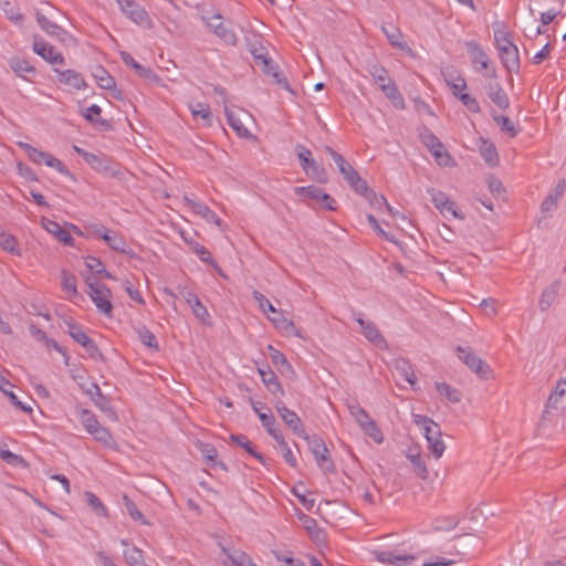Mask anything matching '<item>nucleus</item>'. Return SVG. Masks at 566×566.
Listing matches in <instances>:
<instances>
[{
  "label": "nucleus",
  "mask_w": 566,
  "mask_h": 566,
  "mask_svg": "<svg viewBox=\"0 0 566 566\" xmlns=\"http://www.w3.org/2000/svg\"><path fill=\"white\" fill-rule=\"evenodd\" d=\"M368 74L373 77L375 84L385 94V96L394 104L395 107L403 109L406 107L405 99L398 90L395 81L389 76L385 66L374 61L367 64Z\"/></svg>",
  "instance_id": "obj_1"
},
{
  "label": "nucleus",
  "mask_w": 566,
  "mask_h": 566,
  "mask_svg": "<svg viewBox=\"0 0 566 566\" xmlns=\"http://www.w3.org/2000/svg\"><path fill=\"white\" fill-rule=\"evenodd\" d=\"M324 149L332 157L338 168V171L355 192L365 198H369V195H374V191L369 189L367 182L361 179L357 170L348 164L340 154L329 146H325Z\"/></svg>",
  "instance_id": "obj_2"
},
{
  "label": "nucleus",
  "mask_w": 566,
  "mask_h": 566,
  "mask_svg": "<svg viewBox=\"0 0 566 566\" xmlns=\"http://www.w3.org/2000/svg\"><path fill=\"white\" fill-rule=\"evenodd\" d=\"M413 422L422 429L428 443V449L434 458L439 459L446 450V446L441 439L439 424L432 419L421 415H415Z\"/></svg>",
  "instance_id": "obj_3"
},
{
  "label": "nucleus",
  "mask_w": 566,
  "mask_h": 566,
  "mask_svg": "<svg viewBox=\"0 0 566 566\" xmlns=\"http://www.w3.org/2000/svg\"><path fill=\"white\" fill-rule=\"evenodd\" d=\"M85 282L90 289L88 296L97 311L107 317H112V291L105 284L101 283L97 277L87 276Z\"/></svg>",
  "instance_id": "obj_4"
},
{
  "label": "nucleus",
  "mask_w": 566,
  "mask_h": 566,
  "mask_svg": "<svg viewBox=\"0 0 566 566\" xmlns=\"http://www.w3.org/2000/svg\"><path fill=\"white\" fill-rule=\"evenodd\" d=\"M17 145L25 151L29 159L34 164L40 165L43 163L48 167L55 169L63 176H71L69 168L53 155L42 151L24 142H18Z\"/></svg>",
  "instance_id": "obj_5"
},
{
  "label": "nucleus",
  "mask_w": 566,
  "mask_h": 566,
  "mask_svg": "<svg viewBox=\"0 0 566 566\" xmlns=\"http://www.w3.org/2000/svg\"><path fill=\"white\" fill-rule=\"evenodd\" d=\"M294 193L300 196L308 206L311 205L310 201H315L321 208L328 211L337 209L336 200L316 186L295 187Z\"/></svg>",
  "instance_id": "obj_6"
},
{
  "label": "nucleus",
  "mask_w": 566,
  "mask_h": 566,
  "mask_svg": "<svg viewBox=\"0 0 566 566\" xmlns=\"http://www.w3.org/2000/svg\"><path fill=\"white\" fill-rule=\"evenodd\" d=\"M302 439H304L308 443L310 450L314 454L317 465L325 473L334 472L335 465L329 458V451L323 439L317 436H308L307 433L305 434V437H302Z\"/></svg>",
  "instance_id": "obj_7"
},
{
  "label": "nucleus",
  "mask_w": 566,
  "mask_h": 566,
  "mask_svg": "<svg viewBox=\"0 0 566 566\" xmlns=\"http://www.w3.org/2000/svg\"><path fill=\"white\" fill-rule=\"evenodd\" d=\"M65 324L67 326L69 335L86 350L87 355L91 358H102V353L98 349L96 343L85 333V331L80 324H77L71 318L66 319Z\"/></svg>",
  "instance_id": "obj_8"
},
{
  "label": "nucleus",
  "mask_w": 566,
  "mask_h": 566,
  "mask_svg": "<svg viewBox=\"0 0 566 566\" xmlns=\"http://www.w3.org/2000/svg\"><path fill=\"white\" fill-rule=\"evenodd\" d=\"M455 350L458 353L459 359L465 364L473 373L484 379L489 377L491 373L490 366L471 348L458 346Z\"/></svg>",
  "instance_id": "obj_9"
},
{
  "label": "nucleus",
  "mask_w": 566,
  "mask_h": 566,
  "mask_svg": "<svg viewBox=\"0 0 566 566\" xmlns=\"http://www.w3.org/2000/svg\"><path fill=\"white\" fill-rule=\"evenodd\" d=\"M122 13L132 22L142 25L150 27L151 19L147 11L138 4L135 0H116Z\"/></svg>",
  "instance_id": "obj_10"
},
{
  "label": "nucleus",
  "mask_w": 566,
  "mask_h": 566,
  "mask_svg": "<svg viewBox=\"0 0 566 566\" xmlns=\"http://www.w3.org/2000/svg\"><path fill=\"white\" fill-rule=\"evenodd\" d=\"M465 49L469 57L474 65H479L478 70H485L484 76L488 78L496 77L495 69L490 67V59L481 45L475 41L465 42Z\"/></svg>",
  "instance_id": "obj_11"
},
{
  "label": "nucleus",
  "mask_w": 566,
  "mask_h": 566,
  "mask_svg": "<svg viewBox=\"0 0 566 566\" xmlns=\"http://www.w3.org/2000/svg\"><path fill=\"white\" fill-rule=\"evenodd\" d=\"M296 155L300 160L302 169L305 174L317 180H323L325 177V169L312 158V151L305 146L296 145Z\"/></svg>",
  "instance_id": "obj_12"
},
{
  "label": "nucleus",
  "mask_w": 566,
  "mask_h": 566,
  "mask_svg": "<svg viewBox=\"0 0 566 566\" xmlns=\"http://www.w3.org/2000/svg\"><path fill=\"white\" fill-rule=\"evenodd\" d=\"M33 52L41 56L45 62L51 64L53 67L65 64V57L62 52L57 51L55 46L43 41L42 39L35 38L32 45Z\"/></svg>",
  "instance_id": "obj_13"
},
{
  "label": "nucleus",
  "mask_w": 566,
  "mask_h": 566,
  "mask_svg": "<svg viewBox=\"0 0 566 566\" xmlns=\"http://www.w3.org/2000/svg\"><path fill=\"white\" fill-rule=\"evenodd\" d=\"M274 408H275L276 412L279 413V416L281 417V419L283 420V422L296 436H298L300 438L305 437V434H306L305 428L302 423L301 418L298 417V415L295 411L289 409L282 401V399L275 401Z\"/></svg>",
  "instance_id": "obj_14"
},
{
  "label": "nucleus",
  "mask_w": 566,
  "mask_h": 566,
  "mask_svg": "<svg viewBox=\"0 0 566 566\" xmlns=\"http://www.w3.org/2000/svg\"><path fill=\"white\" fill-rule=\"evenodd\" d=\"M207 25L212 32L228 45H235L238 36L235 32L230 28L229 23L222 20L220 14H216L207 19Z\"/></svg>",
  "instance_id": "obj_15"
},
{
  "label": "nucleus",
  "mask_w": 566,
  "mask_h": 566,
  "mask_svg": "<svg viewBox=\"0 0 566 566\" xmlns=\"http://www.w3.org/2000/svg\"><path fill=\"white\" fill-rule=\"evenodd\" d=\"M433 206L446 217L450 214L454 219H464L455 208L454 202L442 191L431 188L428 190Z\"/></svg>",
  "instance_id": "obj_16"
},
{
  "label": "nucleus",
  "mask_w": 566,
  "mask_h": 566,
  "mask_svg": "<svg viewBox=\"0 0 566 566\" xmlns=\"http://www.w3.org/2000/svg\"><path fill=\"white\" fill-rule=\"evenodd\" d=\"M53 72L56 74L59 83L70 90L84 91L87 87L84 76L75 70L53 67Z\"/></svg>",
  "instance_id": "obj_17"
},
{
  "label": "nucleus",
  "mask_w": 566,
  "mask_h": 566,
  "mask_svg": "<svg viewBox=\"0 0 566 566\" xmlns=\"http://www.w3.org/2000/svg\"><path fill=\"white\" fill-rule=\"evenodd\" d=\"M184 202L195 214L201 217L207 222L213 223L217 227L223 229L222 220L206 203L199 200H195L188 196L184 197Z\"/></svg>",
  "instance_id": "obj_18"
},
{
  "label": "nucleus",
  "mask_w": 566,
  "mask_h": 566,
  "mask_svg": "<svg viewBox=\"0 0 566 566\" xmlns=\"http://www.w3.org/2000/svg\"><path fill=\"white\" fill-rule=\"evenodd\" d=\"M180 294L185 298L187 304L191 307L193 315L202 324H210V314L207 307L201 303L198 295L187 287H182L180 290Z\"/></svg>",
  "instance_id": "obj_19"
},
{
  "label": "nucleus",
  "mask_w": 566,
  "mask_h": 566,
  "mask_svg": "<svg viewBox=\"0 0 566 566\" xmlns=\"http://www.w3.org/2000/svg\"><path fill=\"white\" fill-rule=\"evenodd\" d=\"M259 375L261 377L262 382L266 387V389L277 398V400H281L285 396V391L281 385V382L277 379V376L275 373L268 368H259L258 369Z\"/></svg>",
  "instance_id": "obj_20"
},
{
  "label": "nucleus",
  "mask_w": 566,
  "mask_h": 566,
  "mask_svg": "<svg viewBox=\"0 0 566 566\" xmlns=\"http://www.w3.org/2000/svg\"><path fill=\"white\" fill-rule=\"evenodd\" d=\"M92 75L99 88L116 92L113 96L117 97L120 92L116 90V81L111 73L102 65H96L92 72Z\"/></svg>",
  "instance_id": "obj_21"
},
{
  "label": "nucleus",
  "mask_w": 566,
  "mask_h": 566,
  "mask_svg": "<svg viewBox=\"0 0 566 566\" xmlns=\"http://www.w3.org/2000/svg\"><path fill=\"white\" fill-rule=\"evenodd\" d=\"M250 402L253 411L258 415L263 428L270 436L280 430L276 424L275 417L271 412L262 411L265 408L263 402L255 401L252 398L250 399Z\"/></svg>",
  "instance_id": "obj_22"
},
{
  "label": "nucleus",
  "mask_w": 566,
  "mask_h": 566,
  "mask_svg": "<svg viewBox=\"0 0 566 566\" xmlns=\"http://www.w3.org/2000/svg\"><path fill=\"white\" fill-rule=\"evenodd\" d=\"M272 314L273 316H269V319L276 329L286 335H293L300 338L302 337L301 331L295 326V324L291 319L284 316L282 311L276 310V313Z\"/></svg>",
  "instance_id": "obj_23"
},
{
  "label": "nucleus",
  "mask_w": 566,
  "mask_h": 566,
  "mask_svg": "<svg viewBox=\"0 0 566 566\" xmlns=\"http://www.w3.org/2000/svg\"><path fill=\"white\" fill-rule=\"evenodd\" d=\"M41 223L42 227L49 233L53 234L60 242L64 243L67 247H74L73 237L70 234L67 230L63 229L60 223L48 218H42Z\"/></svg>",
  "instance_id": "obj_24"
},
{
  "label": "nucleus",
  "mask_w": 566,
  "mask_h": 566,
  "mask_svg": "<svg viewBox=\"0 0 566 566\" xmlns=\"http://www.w3.org/2000/svg\"><path fill=\"white\" fill-rule=\"evenodd\" d=\"M355 321L359 324L363 335L368 339L369 342L381 345L385 344V338L380 334L379 329L377 328L376 324L371 321H365L360 314L355 315Z\"/></svg>",
  "instance_id": "obj_25"
},
{
  "label": "nucleus",
  "mask_w": 566,
  "mask_h": 566,
  "mask_svg": "<svg viewBox=\"0 0 566 566\" xmlns=\"http://www.w3.org/2000/svg\"><path fill=\"white\" fill-rule=\"evenodd\" d=\"M381 31L386 35L388 42L392 48L399 49L401 51L410 52L411 49L403 41V34L401 30L394 24H382Z\"/></svg>",
  "instance_id": "obj_26"
},
{
  "label": "nucleus",
  "mask_w": 566,
  "mask_h": 566,
  "mask_svg": "<svg viewBox=\"0 0 566 566\" xmlns=\"http://www.w3.org/2000/svg\"><path fill=\"white\" fill-rule=\"evenodd\" d=\"M566 405V377L559 379L549 395L546 408L559 409Z\"/></svg>",
  "instance_id": "obj_27"
},
{
  "label": "nucleus",
  "mask_w": 566,
  "mask_h": 566,
  "mask_svg": "<svg viewBox=\"0 0 566 566\" xmlns=\"http://www.w3.org/2000/svg\"><path fill=\"white\" fill-rule=\"evenodd\" d=\"M120 59L125 63V65L135 70V72L143 78L146 80H157V75L149 66H144L138 63L128 52L122 51Z\"/></svg>",
  "instance_id": "obj_28"
},
{
  "label": "nucleus",
  "mask_w": 566,
  "mask_h": 566,
  "mask_svg": "<svg viewBox=\"0 0 566 566\" xmlns=\"http://www.w3.org/2000/svg\"><path fill=\"white\" fill-rule=\"evenodd\" d=\"M103 240L112 250L129 255L130 258L135 256L133 250L127 248V243L123 235L117 232L111 230L108 234H103Z\"/></svg>",
  "instance_id": "obj_29"
},
{
  "label": "nucleus",
  "mask_w": 566,
  "mask_h": 566,
  "mask_svg": "<svg viewBox=\"0 0 566 566\" xmlns=\"http://www.w3.org/2000/svg\"><path fill=\"white\" fill-rule=\"evenodd\" d=\"M499 55L503 66L509 72H517L520 70V55L516 45L500 51Z\"/></svg>",
  "instance_id": "obj_30"
},
{
  "label": "nucleus",
  "mask_w": 566,
  "mask_h": 566,
  "mask_svg": "<svg viewBox=\"0 0 566 566\" xmlns=\"http://www.w3.org/2000/svg\"><path fill=\"white\" fill-rule=\"evenodd\" d=\"M489 98L501 109L510 107V99L500 83L490 84L488 87Z\"/></svg>",
  "instance_id": "obj_31"
},
{
  "label": "nucleus",
  "mask_w": 566,
  "mask_h": 566,
  "mask_svg": "<svg viewBox=\"0 0 566 566\" xmlns=\"http://www.w3.org/2000/svg\"><path fill=\"white\" fill-rule=\"evenodd\" d=\"M189 109L195 119L200 118L207 127L212 126L213 117L210 106L207 103L197 102L189 104Z\"/></svg>",
  "instance_id": "obj_32"
},
{
  "label": "nucleus",
  "mask_w": 566,
  "mask_h": 566,
  "mask_svg": "<svg viewBox=\"0 0 566 566\" xmlns=\"http://www.w3.org/2000/svg\"><path fill=\"white\" fill-rule=\"evenodd\" d=\"M36 22L40 28L50 36L63 40V35L66 34V31L57 25L56 23L50 21L43 13L36 12Z\"/></svg>",
  "instance_id": "obj_33"
},
{
  "label": "nucleus",
  "mask_w": 566,
  "mask_h": 566,
  "mask_svg": "<svg viewBox=\"0 0 566 566\" xmlns=\"http://www.w3.org/2000/svg\"><path fill=\"white\" fill-rule=\"evenodd\" d=\"M479 151L484 159V161L491 166L495 167L500 163L499 154L496 150L495 145L492 142H489L488 139H481L479 145Z\"/></svg>",
  "instance_id": "obj_34"
},
{
  "label": "nucleus",
  "mask_w": 566,
  "mask_h": 566,
  "mask_svg": "<svg viewBox=\"0 0 566 566\" xmlns=\"http://www.w3.org/2000/svg\"><path fill=\"white\" fill-rule=\"evenodd\" d=\"M275 442L277 443V447L280 448L281 450V453H282V457L284 459V461L292 468H295L297 465V460L295 458V455L293 454V451L292 449L290 448V446L287 444V442L285 441L281 430L276 431L275 433H273L271 436Z\"/></svg>",
  "instance_id": "obj_35"
},
{
  "label": "nucleus",
  "mask_w": 566,
  "mask_h": 566,
  "mask_svg": "<svg viewBox=\"0 0 566 566\" xmlns=\"http://www.w3.org/2000/svg\"><path fill=\"white\" fill-rule=\"evenodd\" d=\"M85 161L95 170L108 172L109 176L117 177L119 171L111 169L107 165V159L101 155L88 153L85 155Z\"/></svg>",
  "instance_id": "obj_36"
},
{
  "label": "nucleus",
  "mask_w": 566,
  "mask_h": 566,
  "mask_svg": "<svg viewBox=\"0 0 566 566\" xmlns=\"http://www.w3.org/2000/svg\"><path fill=\"white\" fill-rule=\"evenodd\" d=\"M231 441L242 447L249 454H251L254 459H256L261 464L265 465V458L258 452L252 442L244 434H231Z\"/></svg>",
  "instance_id": "obj_37"
},
{
  "label": "nucleus",
  "mask_w": 566,
  "mask_h": 566,
  "mask_svg": "<svg viewBox=\"0 0 566 566\" xmlns=\"http://www.w3.org/2000/svg\"><path fill=\"white\" fill-rule=\"evenodd\" d=\"M395 369H396L397 376L400 379L405 380L406 382L410 384L411 386L415 385L416 375H415V371L408 360L397 359Z\"/></svg>",
  "instance_id": "obj_38"
},
{
  "label": "nucleus",
  "mask_w": 566,
  "mask_h": 566,
  "mask_svg": "<svg viewBox=\"0 0 566 566\" xmlns=\"http://www.w3.org/2000/svg\"><path fill=\"white\" fill-rule=\"evenodd\" d=\"M226 117L230 127L237 133L239 137L248 138L251 134L243 125L241 119L227 106L224 107Z\"/></svg>",
  "instance_id": "obj_39"
},
{
  "label": "nucleus",
  "mask_w": 566,
  "mask_h": 566,
  "mask_svg": "<svg viewBox=\"0 0 566 566\" xmlns=\"http://www.w3.org/2000/svg\"><path fill=\"white\" fill-rule=\"evenodd\" d=\"M493 120L500 126V129L509 137L514 138L518 135L520 129L505 115L492 114Z\"/></svg>",
  "instance_id": "obj_40"
},
{
  "label": "nucleus",
  "mask_w": 566,
  "mask_h": 566,
  "mask_svg": "<svg viewBox=\"0 0 566 566\" xmlns=\"http://www.w3.org/2000/svg\"><path fill=\"white\" fill-rule=\"evenodd\" d=\"M7 386H10V382L0 373V390L9 397L11 403L14 405L17 408H19L22 411L31 412L32 408L30 406L24 405L12 390L7 388Z\"/></svg>",
  "instance_id": "obj_41"
},
{
  "label": "nucleus",
  "mask_w": 566,
  "mask_h": 566,
  "mask_svg": "<svg viewBox=\"0 0 566 566\" xmlns=\"http://www.w3.org/2000/svg\"><path fill=\"white\" fill-rule=\"evenodd\" d=\"M559 290V283L556 281L546 287L541 295L538 305L542 311H546L556 300Z\"/></svg>",
  "instance_id": "obj_42"
},
{
  "label": "nucleus",
  "mask_w": 566,
  "mask_h": 566,
  "mask_svg": "<svg viewBox=\"0 0 566 566\" xmlns=\"http://www.w3.org/2000/svg\"><path fill=\"white\" fill-rule=\"evenodd\" d=\"M434 157L436 163L441 167H453L455 165L454 159L446 149L444 145L440 143V148H431L429 150Z\"/></svg>",
  "instance_id": "obj_43"
},
{
  "label": "nucleus",
  "mask_w": 566,
  "mask_h": 566,
  "mask_svg": "<svg viewBox=\"0 0 566 566\" xmlns=\"http://www.w3.org/2000/svg\"><path fill=\"white\" fill-rule=\"evenodd\" d=\"M436 389L441 396H443L448 401L452 403H458L461 401V392L447 382H436Z\"/></svg>",
  "instance_id": "obj_44"
},
{
  "label": "nucleus",
  "mask_w": 566,
  "mask_h": 566,
  "mask_svg": "<svg viewBox=\"0 0 566 566\" xmlns=\"http://www.w3.org/2000/svg\"><path fill=\"white\" fill-rule=\"evenodd\" d=\"M91 436L99 443H102L104 447H107V448H115L116 447V441L115 439L113 438L111 431L104 427V426H98L97 428H95V430L91 433Z\"/></svg>",
  "instance_id": "obj_45"
},
{
  "label": "nucleus",
  "mask_w": 566,
  "mask_h": 566,
  "mask_svg": "<svg viewBox=\"0 0 566 566\" xmlns=\"http://www.w3.org/2000/svg\"><path fill=\"white\" fill-rule=\"evenodd\" d=\"M348 410L360 429L373 420L369 413L358 402L348 405Z\"/></svg>",
  "instance_id": "obj_46"
},
{
  "label": "nucleus",
  "mask_w": 566,
  "mask_h": 566,
  "mask_svg": "<svg viewBox=\"0 0 566 566\" xmlns=\"http://www.w3.org/2000/svg\"><path fill=\"white\" fill-rule=\"evenodd\" d=\"M78 418L84 429L91 434L95 428L101 426L97 417L93 413V411L88 409H81L78 411Z\"/></svg>",
  "instance_id": "obj_47"
},
{
  "label": "nucleus",
  "mask_w": 566,
  "mask_h": 566,
  "mask_svg": "<svg viewBox=\"0 0 566 566\" xmlns=\"http://www.w3.org/2000/svg\"><path fill=\"white\" fill-rule=\"evenodd\" d=\"M189 248L191 251L205 263L218 268V264L213 260L211 253L197 241H189Z\"/></svg>",
  "instance_id": "obj_48"
},
{
  "label": "nucleus",
  "mask_w": 566,
  "mask_h": 566,
  "mask_svg": "<svg viewBox=\"0 0 566 566\" xmlns=\"http://www.w3.org/2000/svg\"><path fill=\"white\" fill-rule=\"evenodd\" d=\"M408 460L412 463L416 473L421 479H427L428 476V470L426 467L424 461L422 460L421 453L419 451L407 453Z\"/></svg>",
  "instance_id": "obj_49"
},
{
  "label": "nucleus",
  "mask_w": 566,
  "mask_h": 566,
  "mask_svg": "<svg viewBox=\"0 0 566 566\" xmlns=\"http://www.w3.org/2000/svg\"><path fill=\"white\" fill-rule=\"evenodd\" d=\"M10 66L12 71L21 77H25L27 74L35 73V69L24 59H12Z\"/></svg>",
  "instance_id": "obj_50"
},
{
  "label": "nucleus",
  "mask_w": 566,
  "mask_h": 566,
  "mask_svg": "<svg viewBox=\"0 0 566 566\" xmlns=\"http://www.w3.org/2000/svg\"><path fill=\"white\" fill-rule=\"evenodd\" d=\"M250 53L253 56L254 63L259 66L269 65L270 57L268 56L266 49L261 43H254L250 46Z\"/></svg>",
  "instance_id": "obj_51"
},
{
  "label": "nucleus",
  "mask_w": 566,
  "mask_h": 566,
  "mask_svg": "<svg viewBox=\"0 0 566 566\" xmlns=\"http://www.w3.org/2000/svg\"><path fill=\"white\" fill-rule=\"evenodd\" d=\"M62 287L63 290L70 294V296H76L77 295V287H76V277L71 272L63 270L62 274Z\"/></svg>",
  "instance_id": "obj_52"
},
{
  "label": "nucleus",
  "mask_w": 566,
  "mask_h": 566,
  "mask_svg": "<svg viewBox=\"0 0 566 566\" xmlns=\"http://www.w3.org/2000/svg\"><path fill=\"white\" fill-rule=\"evenodd\" d=\"M125 562L130 566H136L143 563L144 556L143 551L137 548L136 546H132L126 548L123 552Z\"/></svg>",
  "instance_id": "obj_53"
},
{
  "label": "nucleus",
  "mask_w": 566,
  "mask_h": 566,
  "mask_svg": "<svg viewBox=\"0 0 566 566\" xmlns=\"http://www.w3.org/2000/svg\"><path fill=\"white\" fill-rule=\"evenodd\" d=\"M421 142L430 150L431 148H440L441 140L427 127H423L419 133Z\"/></svg>",
  "instance_id": "obj_54"
},
{
  "label": "nucleus",
  "mask_w": 566,
  "mask_h": 566,
  "mask_svg": "<svg viewBox=\"0 0 566 566\" xmlns=\"http://www.w3.org/2000/svg\"><path fill=\"white\" fill-rule=\"evenodd\" d=\"M361 431L376 443H381L384 441V434L374 420H371L369 423H366V426L361 428Z\"/></svg>",
  "instance_id": "obj_55"
},
{
  "label": "nucleus",
  "mask_w": 566,
  "mask_h": 566,
  "mask_svg": "<svg viewBox=\"0 0 566 566\" xmlns=\"http://www.w3.org/2000/svg\"><path fill=\"white\" fill-rule=\"evenodd\" d=\"M447 83L457 98H459V95L465 93L464 91L468 87L465 80L461 75L451 76L450 80H447Z\"/></svg>",
  "instance_id": "obj_56"
},
{
  "label": "nucleus",
  "mask_w": 566,
  "mask_h": 566,
  "mask_svg": "<svg viewBox=\"0 0 566 566\" xmlns=\"http://www.w3.org/2000/svg\"><path fill=\"white\" fill-rule=\"evenodd\" d=\"M459 524V518L457 516H446L441 518H437L433 524V528L437 531H452Z\"/></svg>",
  "instance_id": "obj_57"
},
{
  "label": "nucleus",
  "mask_w": 566,
  "mask_h": 566,
  "mask_svg": "<svg viewBox=\"0 0 566 566\" xmlns=\"http://www.w3.org/2000/svg\"><path fill=\"white\" fill-rule=\"evenodd\" d=\"M85 496L88 505L94 510V512L102 516H107V509L102 503L98 496H96L93 492L86 491Z\"/></svg>",
  "instance_id": "obj_58"
},
{
  "label": "nucleus",
  "mask_w": 566,
  "mask_h": 566,
  "mask_svg": "<svg viewBox=\"0 0 566 566\" xmlns=\"http://www.w3.org/2000/svg\"><path fill=\"white\" fill-rule=\"evenodd\" d=\"M268 350H269V355H270L272 363L276 367H286L287 369H292L291 364L287 361V359L283 353H281L279 349H276L272 345L268 346Z\"/></svg>",
  "instance_id": "obj_59"
},
{
  "label": "nucleus",
  "mask_w": 566,
  "mask_h": 566,
  "mask_svg": "<svg viewBox=\"0 0 566 566\" xmlns=\"http://www.w3.org/2000/svg\"><path fill=\"white\" fill-rule=\"evenodd\" d=\"M123 501L128 515L134 521H140L143 524H147V522L144 520V514L138 510L137 505L133 500H130L127 495H124Z\"/></svg>",
  "instance_id": "obj_60"
},
{
  "label": "nucleus",
  "mask_w": 566,
  "mask_h": 566,
  "mask_svg": "<svg viewBox=\"0 0 566 566\" xmlns=\"http://www.w3.org/2000/svg\"><path fill=\"white\" fill-rule=\"evenodd\" d=\"M92 388L94 389V394H95V397H93L92 401L101 410L107 411L109 409V400L102 392L99 386L96 382H92Z\"/></svg>",
  "instance_id": "obj_61"
},
{
  "label": "nucleus",
  "mask_w": 566,
  "mask_h": 566,
  "mask_svg": "<svg viewBox=\"0 0 566 566\" xmlns=\"http://www.w3.org/2000/svg\"><path fill=\"white\" fill-rule=\"evenodd\" d=\"M199 450L206 462L208 464L214 465V461L218 457L216 447L211 443H201Z\"/></svg>",
  "instance_id": "obj_62"
},
{
  "label": "nucleus",
  "mask_w": 566,
  "mask_h": 566,
  "mask_svg": "<svg viewBox=\"0 0 566 566\" xmlns=\"http://www.w3.org/2000/svg\"><path fill=\"white\" fill-rule=\"evenodd\" d=\"M253 298L258 302L260 310L263 313H276V308L273 304L259 291L254 290L252 292Z\"/></svg>",
  "instance_id": "obj_63"
},
{
  "label": "nucleus",
  "mask_w": 566,
  "mask_h": 566,
  "mask_svg": "<svg viewBox=\"0 0 566 566\" xmlns=\"http://www.w3.org/2000/svg\"><path fill=\"white\" fill-rule=\"evenodd\" d=\"M85 265L87 270L91 272L92 277H96L98 274H101L104 271V264L103 262L95 256H87L85 259Z\"/></svg>",
  "instance_id": "obj_64"
}]
</instances>
